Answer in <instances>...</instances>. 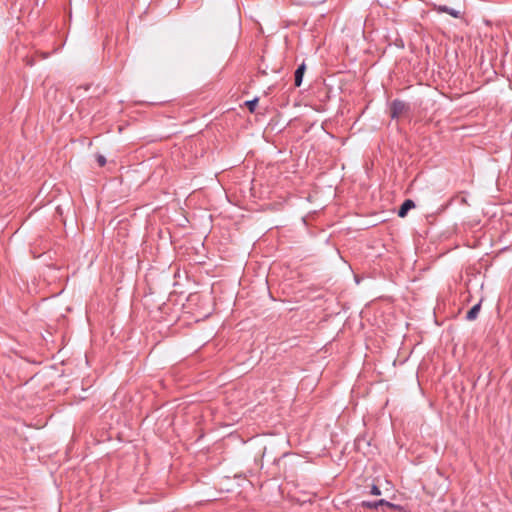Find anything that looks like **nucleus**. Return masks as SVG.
<instances>
[{
	"label": "nucleus",
	"mask_w": 512,
	"mask_h": 512,
	"mask_svg": "<svg viewBox=\"0 0 512 512\" xmlns=\"http://www.w3.org/2000/svg\"><path fill=\"white\" fill-rule=\"evenodd\" d=\"M409 110V106L399 99H395L390 105V116L392 119H398L404 112Z\"/></svg>",
	"instance_id": "1"
},
{
	"label": "nucleus",
	"mask_w": 512,
	"mask_h": 512,
	"mask_svg": "<svg viewBox=\"0 0 512 512\" xmlns=\"http://www.w3.org/2000/svg\"><path fill=\"white\" fill-rule=\"evenodd\" d=\"M362 506L370 509H377L378 507H387L390 509H397L399 506L393 503H390L384 499H380L377 501H363Z\"/></svg>",
	"instance_id": "2"
},
{
	"label": "nucleus",
	"mask_w": 512,
	"mask_h": 512,
	"mask_svg": "<svg viewBox=\"0 0 512 512\" xmlns=\"http://www.w3.org/2000/svg\"><path fill=\"white\" fill-rule=\"evenodd\" d=\"M434 10L439 12V13H447L450 16H452L453 18H460L461 17L460 11L455 10L453 8H450V7L446 6V5H435L434 6Z\"/></svg>",
	"instance_id": "3"
},
{
	"label": "nucleus",
	"mask_w": 512,
	"mask_h": 512,
	"mask_svg": "<svg viewBox=\"0 0 512 512\" xmlns=\"http://www.w3.org/2000/svg\"><path fill=\"white\" fill-rule=\"evenodd\" d=\"M415 207V203L413 200L411 199H406L400 206L399 210H398V216L401 217V218H404L408 211L412 208Z\"/></svg>",
	"instance_id": "4"
},
{
	"label": "nucleus",
	"mask_w": 512,
	"mask_h": 512,
	"mask_svg": "<svg viewBox=\"0 0 512 512\" xmlns=\"http://www.w3.org/2000/svg\"><path fill=\"white\" fill-rule=\"evenodd\" d=\"M305 70H306L305 63H302L296 69L295 74H294V85L296 87H300L301 86Z\"/></svg>",
	"instance_id": "5"
},
{
	"label": "nucleus",
	"mask_w": 512,
	"mask_h": 512,
	"mask_svg": "<svg viewBox=\"0 0 512 512\" xmlns=\"http://www.w3.org/2000/svg\"><path fill=\"white\" fill-rule=\"evenodd\" d=\"M481 308V302L475 304L466 314V319L468 321H473L478 317L479 311Z\"/></svg>",
	"instance_id": "6"
},
{
	"label": "nucleus",
	"mask_w": 512,
	"mask_h": 512,
	"mask_svg": "<svg viewBox=\"0 0 512 512\" xmlns=\"http://www.w3.org/2000/svg\"><path fill=\"white\" fill-rule=\"evenodd\" d=\"M257 103H258V98H255L253 100L247 101L245 104L250 112H254Z\"/></svg>",
	"instance_id": "7"
},
{
	"label": "nucleus",
	"mask_w": 512,
	"mask_h": 512,
	"mask_svg": "<svg viewBox=\"0 0 512 512\" xmlns=\"http://www.w3.org/2000/svg\"><path fill=\"white\" fill-rule=\"evenodd\" d=\"M96 161L100 167H103L106 164V158L102 154H98L96 156Z\"/></svg>",
	"instance_id": "8"
},
{
	"label": "nucleus",
	"mask_w": 512,
	"mask_h": 512,
	"mask_svg": "<svg viewBox=\"0 0 512 512\" xmlns=\"http://www.w3.org/2000/svg\"><path fill=\"white\" fill-rule=\"evenodd\" d=\"M370 492H371L372 495H380L381 494L380 488L378 486H376V485H373L371 487V491Z\"/></svg>",
	"instance_id": "9"
}]
</instances>
